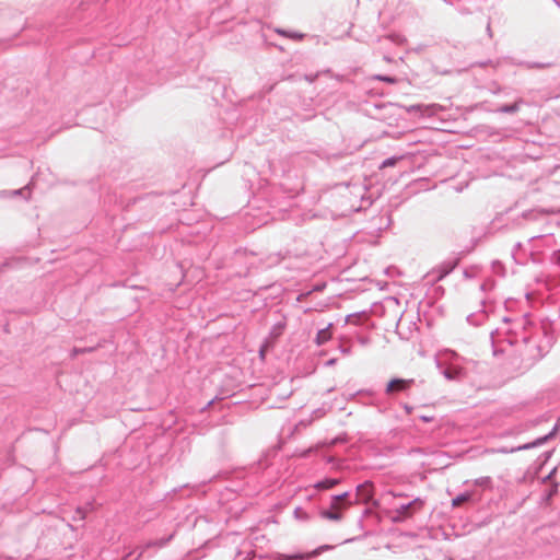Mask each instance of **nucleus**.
I'll use <instances>...</instances> for the list:
<instances>
[{
	"mask_svg": "<svg viewBox=\"0 0 560 560\" xmlns=\"http://www.w3.org/2000/svg\"><path fill=\"white\" fill-rule=\"evenodd\" d=\"M396 162H397V159H395V158L387 159L383 162L382 167L394 166L396 164Z\"/></svg>",
	"mask_w": 560,
	"mask_h": 560,
	"instance_id": "12",
	"label": "nucleus"
},
{
	"mask_svg": "<svg viewBox=\"0 0 560 560\" xmlns=\"http://www.w3.org/2000/svg\"><path fill=\"white\" fill-rule=\"evenodd\" d=\"M375 78L377 80H380V81H385V82H388V83H395L396 82V79L390 78V77L376 75Z\"/></svg>",
	"mask_w": 560,
	"mask_h": 560,
	"instance_id": "13",
	"label": "nucleus"
},
{
	"mask_svg": "<svg viewBox=\"0 0 560 560\" xmlns=\"http://www.w3.org/2000/svg\"><path fill=\"white\" fill-rule=\"evenodd\" d=\"M338 483H339V480H338V479H326V480H323V481L318 482V483L316 485V487H317L318 489H324V490H326V489H330V488L335 487V486H336V485H338Z\"/></svg>",
	"mask_w": 560,
	"mask_h": 560,
	"instance_id": "8",
	"label": "nucleus"
},
{
	"mask_svg": "<svg viewBox=\"0 0 560 560\" xmlns=\"http://www.w3.org/2000/svg\"><path fill=\"white\" fill-rule=\"evenodd\" d=\"M92 510H93V506H92V504L90 502L85 503L82 506H78L75 509V516H74V518L83 521L86 517V515L92 512Z\"/></svg>",
	"mask_w": 560,
	"mask_h": 560,
	"instance_id": "5",
	"label": "nucleus"
},
{
	"mask_svg": "<svg viewBox=\"0 0 560 560\" xmlns=\"http://www.w3.org/2000/svg\"><path fill=\"white\" fill-rule=\"evenodd\" d=\"M470 493L460 494L452 500V506L458 508L470 499Z\"/></svg>",
	"mask_w": 560,
	"mask_h": 560,
	"instance_id": "7",
	"label": "nucleus"
},
{
	"mask_svg": "<svg viewBox=\"0 0 560 560\" xmlns=\"http://www.w3.org/2000/svg\"><path fill=\"white\" fill-rule=\"evenodd\" d=\"M410 385V381L406 380H393L387 385L388 393H397L407 389Z\"/></svg>",
	"mask_w": 560,
	"mask_h": 560,
	"instance_id": "4",
	"label": "nucleus"
},
{
	"mask_svg": "<svg viewBox=\"0 0 560 560\" xmlns=\"http://www.w3.org/2000/svg\"><path fill=\"white\" fill-rule=\"evenodd\" d=\"M331 336H332V334L330 331V328L329 327L324 328L318 331V334L316 336V343L320 346V345L325 343L326 341H328L331 338Z\"/></svg>",
	"mask_w": 560,
	"mask_h": 560,
	"instance_id": "6",
	"label": "nucleus"
},
{
	"mask_svg": "<svg viewBox=\"0 0 560 560\" xmlns=\"http://www.w3.org/2000/svg\"><path fill=\"white\" fill-rule=\"evenodd\" d=\"M281 35H284L287 37L293 38V39H302L303 35L301 34H289L287 32L278 31Z\"/></svg>",
	"mask_w": 560,
	"mask_h": 560,
	"instance_id": "11",
	"label": "nucleus"
},
{
	"mask_svg": "<svg viewBox=\"0 0 560 560\" xmlns=\"http://www.w3.org/2000/svg\"><path fill=\"white\" fill-rule=\"evenodd\" d=\"M423 506L421 499H416L407 505H402L399 509L393 511L392 520L394 522H401L406 518L411 517L416 512L420 511Z\"/></svg>",
	"mask_w": 560,
	"mask_h": 560,
	"instance_id": "2",
	"label": "nucleus"
},
{
	"mask_svg": "<svg viewBox=\"0 0 560 560\" xmlns=\"http://www.w3.org/2000/svg\"><path fill=\"white\" fill-rule=\"evenodd\" d=\"M330 548H331L330 546H322L320 548H318V549L314 550L313 552L306 555L305 558H311L313 556H317V555L320 553L322 550H328Z\"/></svg>",
	"mask_w": 560,
	"mask_h": 560,
	"instance_id": "10",
	"label": "nucleus"
},
{
	"mask_svg": "<svg viewBox=\"0 0 560 560\" xmlns=\"http://www.w3.org/2000/svg\"><path fill=\"white\" fill-rule=\"evenodd\" d=\"M516 109H517V104H514V105H512L511 107H505V108H504V110H505V112H514V110H516Z\"/></svg>",
	"mask_w": 560,
	"mask_h": 560,
	"instance_id": "14",
	"label": "nucleus"
},
{
	"mask_svg": "<svg viewBox=\"0 0 560 560\" xmlns=\"http://www.w3.org/2000/svg\"><path fill=\"white\" fill-rule=\"evenodd\" d=\"M348 498V492L334 497L329 509L325 511L323 515L331 521H340L342 518V512L352 505Z\"/></svg>",
	"mask_w": 560,
	"mask_h": 560,
	"instance_id": "1",
	"label": "nucleus"
},
{
	"mask_svg": "<svg viewBox=\"0 0 560 560\" xmlns=\"http://www.w3.org/2000/svg\"><path fill=\"white\" fill-rule=\"evenodd\" d=\"M374 494V487L371 482H364L357 488L358 502L369 503Z\"/></svg>",
	"mask_w": 560,
	"mask_h": 560,
	"instance_id": "3",
	"label": "nucleus"
},
{
	"mask_svg": "<svg viewBox=\"0 0 560 560\" xmlns=\"http://www.w3.org/2000/svg\"><path fill=\"white\" fill-rule=\"evenodd\" d=\"M265 355V347L260 350V357L264 358Z\"/></svg>",
	"mask_w": 560,
	"mask_h": 560,
	"instance_id": "15",
	"label": "nucleus"
},
{
	"mask_svg": "<svg viewBox=\"0 0 560 560\" xmlns=\"http://www.w3.org/2000/svg\"><path fill=\"white\" fill-rule=\"evenodd\" d=\"M7 266H9V264H8V262L3 264V265H2V268H5Z\"/></svg>",
	"mask_w": 560,
	"mask_h": 560,
	"instance_id": "16",
	"label": "nucleus"
},
{
	"mask_svg": "<svg viewBox=\"0 0 560 560\" xmlns=\"http://www.w3.org/2000/svg\"><path fill=\"white\" fill-rule=\"evenodd\" d=\"M30 190H31V184L20 188V189H15L12 191V195L13 196H22L24 197L25 199H28L30 198Z\"/></svg>",
	"mask_w": 560,
	"mask_h": 560,
	"instance_id": "9",
	"label": "nucleus"
}]
</instances>
